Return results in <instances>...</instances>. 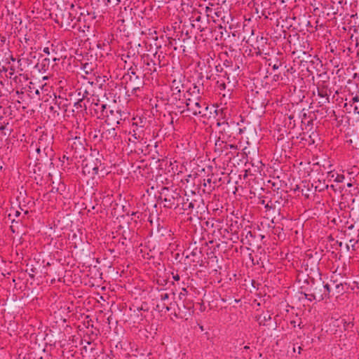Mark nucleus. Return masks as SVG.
Returning a JSON list of instances; mask_svg holds the SVG:
<instances>
[{
    "label": "nucleus",
    "mask_w": 359,
    "mask_h": 359,
    "mask_svg": "<svg viewBox=\"0 0 359 359\" xmlns=\"http://www.w3.org/2000/svg\"><path fill=\"white\" fill-rule=\"evenodd\" d=\"M163 203V206L167 208H177L182 201H184L176 189H170L168 187H163L160 192L158 197Z\"/></svg>",
    "instance_id": "obj_1"
},
{
    "label": "nucleus",
    "mask_w": 359,
    "mask_h": 359,
    "mask_svg": "<svg viewBox=\"0 0 359 359\" xmlns=\"http://www.w3.org/2000/svg\"><path fill=\"white\" fill-rule=\"evenodd\" d=\"M186 106L188 111H191L194 116H206L208 106L203 102L199 95L194 97H188L186 100Z\"/></svg>",
    "instance_id": "obj_2"
},
{
    "label": "nucleus",
    "mask_w": 359,
    "mask_h": 359,
    "mask_svg": "<svg viewBox=\"0 0 359 359\" xmlns=\"http://www.w3.org/2000/svg\"><path fill=\"white\" fill-rule=\"evenodd\" d=\"M27 211H25L22 214L20 211L11 208L8 214V221H6L5 222L7 223L10 221L11 223H23L25 222V218L27 217Z\"/></svg>",
    "instance_id": "obj_3"
},
{
    "label": "nucleus",
    "mask_w": 359,
    "mask_h": 359,
    "mask_svg": "<svg viewBox=\"0 0 359 359\" xmlns=\"http://www.w3.org/2000/svg\"><path fill=\"white\" fill-rule=\"evenodd\" d=\"M318 95L321 98L318 102L320 106L330 103L331 90L325 85L318 86L317 88Z\"/></svg>",
    "instance_id": "obj_4"
},
{
    "label": "nucleus",
    "mask_w": 359,
    "mask_h": 359,
    "mask_svg": "<svg viewBox=\"0 0 359 359\" xmlns=\"http://www.w3.org/2000/svg\"><path fill=\"white\" fill-rule=\"evenodd\" d=\"M48 139V137L47 135H43L39 137L38 142L35 144V149L38 154H40L42 150L46 155L48 152L52 151L51 148L48 145L46 144Z\"/></svg>",
    "instance_id": "obj_5"
},
{
    "label": "nucleus",
    "mask_w": 359,
    "mask_h": 359,
    "mask_svg": "<svg viewBox=\"0 0 359 359\" xmlns=\"http://www.w3.org/2000/svg\"><path fill=\"white\" fill-rule=\"evenodd\" d=\"M229 151L228 143L220 140H217L215 144V153L220 156L222 154L227 155Z\"/></svg>",
    "instance_id": "obj_6"
},
{
    "label": "nucleus",
    "mask_w": 359,
    "mask_h": 359,
    "mask_svg": "<svg viewBox=\"0 0 359 359\" xmlns=\"http://www.w3.org/2000/svg\"><path fill=\"white\" fill-rule=\"evenodd\" d=\"M238 226H222L218 230L219 233L226 239H233V231H236Z\"/></svg>",
    "instance_id": "obj_7"
},
{
    "label": "nucleus",
    "mask_w": 359,
    "mask_h": 359,
    "mask_svg": "<svg viewBox=\"0 0 359 359\" xmlns=\"http://www.w3.org/2000/svg\"><path fill=\"white\" fill-rule=\"evenodd\" d=\"M109 117H107V121L109 124L116 123L119 124L120 121L123 120L121 112L119 110H110Z\"/></svg>",
    "instance_id": "obj_8"
},
{
    "label": "nucleus",
    "mask_w": 359,
    "mask_h": 359,
    "mask_svg": "<svg viewBox=\"0 0 359 359\" xmlns=\"http://www.w3.org/2000/svg\"><path fill=\"white\" fill-rule=\"evenodd\" d=\"M116 137V132L115 128H111L103 130L101 134V140L112 142L113 140Z\"/></svg>",
    "instance_id": "obj_9"
},
{
    "label": "nucleus",
    "mask_w": 359,
    "mask_h": 359,
    "mask_svg": "<svg viewBox=\"0 0 359 359\" xmlns=\"http://www.w3.org/2000/svg\"><path fill=\"white\" fill-rule=\"evenodd\" d=\"M190 20L192 22V26L196 27L198 29L202 30L199 22L201 21V13L194 10L190 17Z\"/></svg>",
    "instance_id": "obj_10"
},
{
    "label": "nucleus",
    "mask_w": 359,
    "mask_h": 359,
    "mask_svg": "<svg viewBox=\"0 0 359 359\" xmlns=\"http://www.w3.org/2000/svg\"><path fill=\"white\" fill-rule=\"evenodd\" d=\"M61 26H69L71 22L73 21L74 17L68 11H61Z\"/></svg>",
    "instance_id": "obj_11"
},
{
    "label": "nucleus",
    "mask_w": 359,
    "mask_h": 359,
    "mask_svg": "<svg viewBox=\"0 0 359 359\" xmlns=\"http://www.w3.org/2000/svg\"><path fill=\"white\" fill-rule=\"evenodd\" d=\"M95 111L96 114H99V116L109 117L108 111L107 109V104L102 103H95Z\"/></svg>",
    "instance_id": "obj_12"
},
{
    "label": "nucleus",
    "mask_w": 359,
    "mask_h": 359,
    "mask_svg": "<svg viewBox=\"0 0 359 359\" xmlns=\"http://www.w3.org/2000/svg\"><path fill=\"white\" fill-rule=\"evenodd\" d=\"M68 147H71L72 149H74L76 153V149L82 148V144L80 142L79 138L76 137L74 140H68Z\"/></svg>",
    "instance_id": "obj_13"
},
{
    "label": "nucleus",
    "mask_w": 359,
    "mask_h": 359,
    "mask_svg": "<svg viewBox=\"0 0 359 359\" xmlns=\"http://www.w3.org/2000/svg\"><path fill=\"white\" fill-rule=\"evenodd\" d=\"M181 203H182V209L183 210H187V209H191L194 208V205L193 202L189 203H185L184 201H182Z\"/></svg>",
    "instance_id": "obj_14"
},
{
    "label": "nucleus",
    "mask_w": 359,
    "mask_h": 359,
    "mask_svg": "<svg viewBox=\"0 0 359 359\" xmlns=\"http://www.w3.org/2000/svg\"><path fill=\"white\" fill-rule=\"evenodd\" d=\"M6 130V124H1L0 126V132H1V133L4 135H10L11 130H9L8 133H6V132L5 131Z\"/></svg>",
    "instance_id": "obj_15"
},
{
    "label": "nucleus",
    "mask_w": 359,
    "mask_h": 359,
    "mask_svg": "<svg viewBox=\"0 0 359 359\" xmlns=\"http://www.w3.org/2000/svg\"><path fill=\"white\" fill-rule=\"evenodd\" d=\"M141 215V214H140V213H139V212H133V213L132 214L131 221L128 220V221L126 222L128 223V224H131L132 221H133L134 223H135V224H137V221L136 219H135V217H136V215Z\"/></svg>",
    "instance_id": "obj_16"
},
{
    "label": "nucleus",
    "mask_w": 359,
    "mask_h": 359,
    "mask_svg": "<svg viewBox=\"0 0 359 359\" xmlns=\"http://www.w3.org/2000/svg\"><path fill=\"white\" fill-rule=\"evenodd\" d=\"M265 208L267 210H270L271 209L274 210L275 209V207L273 206V204L272 203L271 201H269L266 203V204L265 205Z\"/></svg>",
    "instance_id": "obj_17"
},
{
    "label": "nucleus",
    "mask_w": 359,
    "mask_h": 359,
    "mask_svg": "<svg viewBox=\"0 0 359 359\" xmlns=\"http://www.w3.org/2000/svg\"><path fill=\"white\" fill-rule=\"evenodd\" d=\"M72 215L70 214H67L65 217H64V219H65V223H67V224H69V222L70 223H73L74 222L71 219H72Z\"/></svg>",
    "instance_id": "obj_18"
},
{
    "label": "nucleus",
    "mask_w": 359,
    "mask_h": 359,
    "mask_svg": "<svg viewBox=\"0 0 359 359\" xmlns=\"http://www.w3.org/2000/svg\"><path fill=\"white\" fill-rule=\"evenodd\" d=\"M81 90H82V88H79V94L81 95L82 93V100H83V99H85L86 97H87L89 93L88 92V90L86 89L83 90V93L81 92Z\"/></svg>",
    "instance_id": "obj_19"
},
{
    "label": "nucleus",
    "mask_w": 359,
    "mask_h": 359,
    "mask_svg": "<svg viewBox=\"0 0 359 359\" xmlns=\"http://www.w3.org/2000/svg\"><path fill=\"white\" fill-rule=\"evenodd\" d=\"M138 129H137L136 130H133V135L132 136L135 139V140H140L141 139V135L140 133H137V130Z\"/></svg>",
    "instance_id": "obj_20"
},
{
    "label": "nucleus",
    "mask_w": 359,
    "mask_h": 359,
    "mask_svg": "<svg viewBox=\"0 0 359 359\" xmlns=\"http://www.w3.org/2000/svg\"><path fill=\"white\" fill-rule=\"evenodd\" d=\"M189 90H191L192 91V93H196V94H199V87L197 86H194V87L192 88H190Z\"/></svg>",
    "instance_id": "obj_21"
},
{
    "label": "nucleus",
    "mask_w": 359,
    "mask_h": 359,
    "mask_svg": "<svg viewBox=\"0 0 359 359\" xmlns=\"http://www.w3.org/2000/svg\"><path fill=\"white\" fill-rule=\"evenodd\" d=\"M212 8H210L209 6H206L205 8V12L207 16H210L211 13H212Z\"/></svg>",
    "instance_id": "obj_22"
},
{
    "label": "nucleus",
    "mask_w": 359,
    "mask_h": 359,
    "mask_svg": "<svg viewBox=\"0 0 359 359\" xmlns=\"http://www.w3.org/2000/svg\"><path fill=\"white\" fill-rule=\"evenodd\" d=\"M351 102H352V104H355L359 102V97L358 95L354 96L352 99Z\"/></svg>",
    "instance_id": "obj_23"
},
{
    "label": "nucleus",
    "mask_w": 359,
    "mask_h": 359,
    "mask_svg": "<svg viewBox=\"0 0 359 359\" xmlns=\"http://www.w3.org/2000/svg\"><path fill=\"white\" fill-rule=\"evenodd\" d=\"M8 76H9V78H12L13 74H14V69L13 67H11L8 70Z\"/></svg>",
    "instance_id": "obj_24"
},
{
    "label": "nucleus",
    "mask_w": 359,
    "mask_h": 359,
    "mask_svg": "<svg viewBox=\"0 0 359 359\" xmlns=\"http://www.w3.org/2000/svg\"><path fill=\"white\" fill-rule=\"evenodd\" d=\"M81 102H82V99H80L79 100L78 102H76L74 104V106L78 109L79 107L81 108L82 107V105H81Z\"/></svg>",
    "instance_id": "obj_25"
},
{
    "label": "nucleus",
    "mask_w": 359,
    "mask_h": 359,
    "mask_svg": "<svg viewBox=\"0 0 359 359\" xmlns=\"http://www.w3.org/2000/svg\"><path fill=\"white\" fill-rule=\"evenodd\" d=\"M161 299L162 300H165V299H168V294L167 293L161 294Z\"/></svg>",
    "instance_id": "obj_26"
},
{
    "label": "nucleus",
    "mask_w": 359,
    "mask_h": 359,
    "mask_svg": "<svg viewBox=\"0 0 359 359\" xmlns=\"http://www.w3.org/2000/svg\"><path fill=\"white\" fill-rule=\"evenodd\" d=\"M211 179L210 178H208L207 180H204V183H203V186L205 187L207 186V184H210L211 183Z\"/></svg>",
    "instance_id": "obj_27"
},
{
    "label": "nucleus",
    "mask_w": 359,
    "mask_h": 359,
    "mask_svg": "<svg viewBox=\"0 0 359 359\" xmlns=\"http://www.w3.org/2000/svg\"><path fill=\"white\" fill-rule=\"evenodd\" d=\"M354 112L359 114V104H355L354 106Z\"/></svg>",
    "instance_id": "obj_28"
},
{
    "label": "nucleus",
    "mask_w": 359,
    "mask_h": 359,
    "mask_svg": "<svg viewBox=\"0 0 359 359\" xmlns=\"http://www.w3.org/2000/svg\"><path fill=\"white\" fill-rule=\"evenodd\" d=\"M140 88H141V83H140L137 86L133 87V91H136L137 90H140Z\"/></svg>",
    "instance_id": "obj_29"
},
{
    "label": "nucleus",
    "mask_w": 359,
    "mask_h": 359,
    "mask_svg": "<svg viewBox=\"0 0 359 359\" xmlns=\"http://www.w3.org/2000/svg\"><path fill=\"white\" fill-rule=\"evenodd\" d=\"M266 203H267V202L265 201V199H264V198H263V199H261V200H260V201H259V203H260V204H262V205H264L265 206V205L266 204Z\"/></svg>",
    "instance_id": "obj_30"
},
{
    "label": "nucleus",
    "mask_w": 359,
    "mask_h": 359,
    "mask_svg": "<svg viewBox=\"0 0 359 359\" xmlns=\"http://www.w3.org/2000/svg\"><path fill=\"white\" fill-rule=\"evenodd\" d=\"M43 52H44L45 53L48 54V55H49V54H50L49 48H48V47L44 48V49H43Z\"/></svg>",
    "instance_id": "obj_31"
},
{
    "label": "nucleus",
    "mask_w": 359,
    "mask_h": 359,
    "mask_svg": "<svg viewBox=\"0 0 359 359\" xmlns=\"http://www.w3.org/2000/svg\"><path fill=\"white\" fill-rule=\"evenodd\" d=\"M93 170L94 171L95 174H97L98 172V168L97 166H95L93 168Z\"/></svg>",
    "instance_id": "obj_32"
},
{
    "label": "nucleus",
    "mask_w": 359,
    "mask_h": 359,
    "mask_svg": "<svg viewBox=\"0 0 359 359\" xmlns=\"http://www.w3.org/2000/svg\"><path fill=\"white\" fill-rule=\"evenodd\" d=\"M228 146H229V149H236V147L235 145L228 144Z\"/></svg>",
    "instance_id": "obj_33"
},
{
    "label": "nucleus",
    "mask_w": 359,
    "mask_h": 359,
    "mask_svg": "<svg viewBox=\"0 0 359 359\" xmlns=\"http://www.w3.org/2000/svg\"><path fill=\"white\" fill-rule=\"evenodd\" d=\"M173 278L175 280H180V276L178 275L173 276Z\"/></svg>",
    "instance_id": "obj_34"
},
{
    "label": "nucleus",
    "mask_w": 359,
    "mask_h": 359,
    "mask_svg": "<svg viewBox=\"0 0 359 359\" xmlns=\"http://www.w3.org/2000/svg\"><path fill=\"white\" fill-rule=\"evenodd\" d=\"M175 82H176L175 81H174L172 82V88L173 90H174V89H175V86H176V84H175Z\"/></svg>",
    "instance_id": "obj_35"
},
{
    "label": "nucleus",
    "mask_w": 359,
    "mask_h": 359,
    "mask_svg": "<svg viewBox=\"0 0 359 359\" xmlns=\"http://www.w3.org/2000/svg\"><path fill=\"white\" fill-rule=\"evenodd\" d=\"M324 287L327 290V291H330V287H329V285H325L324 286Z\"/></svg>",
    "instance_id": "obj_36"
},
{
    "label": "nucleus",
    "mask_w": 359,
    "mask_h": 359,
    "mask_svg": "<svg viewBox=\"0 0 359 359\" xmlns=\"http://www.w3.org/2000/svg\"><path fill=\"white\" fill-rule=\"evenodd\" d=\"M174 90H177L178 93L180 92V89L179 88L178 86H176Z\"/></svg>",
    "instance_id": "obj_37"
},
{
    "label": "nucleus",
    "mask_w": 359,
    "mask_h": 359,
    "mask_svg": "<svg viewBox=\"0 0 359 359\" xmlns=\"http://www.w3.org/2000/svg\"><path fill=\"white\" fill-rule=\"evenodd\" d=\"M273 68L274 69H278V67L276 65H273Z\"/></svg>",
    "instance_id": "obj_38"
},
{
    "label": "nucleus",
    "mask_w": 359,
    "mask_h": 359,
    "mask_svg": "<svg viewBox=\"0 0 359 359\" xmlns=\"http://www.w3.org/2000/svg\"><path fill=\"white\" fill-rule=\"evenodd\" d=\"M219 13H220V12H215V14L217 17H219Z\"/></svg>",
    "instance_id": "obj_39"
},
{
    "label": "nucleus",
    "mask_w": 359,
    "mask_h": 359,
    "mask_svg": "<svg viewBox=\"0 0 359 359\" xmlns=\"http://www.w3.org/2000/svg\"><path fill=\"white\" fill-rule=\"evenodd\" d=\"M358 45H359V43H358V39H356L355 46L357 47V46H358Z\"/></svg>",
    "instance_id": "obj_40"
},
{
    "label": "nucleus",
    "mask_w": 359,
    "mask_h": 359,
    "mask_svg": "<svg viewBox=\"0 0 359 359\" xmlns=\"http://www.w3.org/2000/svg\"><path fill=\"white\" fill-rule=\"evenodd\" d=\"M353 227H354V226H353V225H351V226H348V229H352Z\"/></svg>",
    "instance_id": "obj_41"
},
{
    "label": "nucleus",
    "mask_w": 359,
    "mask_h": 359,
    "mask_svg": "<svg viewBox=\"0 0 359 359\" xmlns=\"http://www.w3.org/2000/svg\"><path fill=\"white\" fill-rule=\"evenodd\" d=\"M131 74H133V75H135V72H134V71H133V70H132V71H131Z\"/></svg>",
    "instance_id": "obj_42"
},
{
    "label": "nucleus",
    "mask_w": 359,
    "mask_h": 359,
    "mask_svg": "<svg viewBox=\"0 0 359 359\" xmlns=\"http://www.w3.org/2000/svg\"><path fill=\"white\" fill-rule=\"evenodd\" d=\"M249 348H250V347H249L248 346H245L244 347V348H245V349H248Z\"/></svg>",
    "instance_id": "obj_43"
},
{
    "label": "nucleus",
    "mask_w": 359,
    "mask_h": 359,
    "mask_svg": "<svg viewBox=\"0 0 359 359\" xmlns=\"http://www.w3.org/2000/svg\"><path fill=\"white\" fill-rule=\"evenodd\" d=\"M348 50L349 52H352L351 48H348Z\"/></svg>",
    "instance_id": "obj_44"
},
{
    "label": "nucleus",
    "mask_w": 359,
    "mask_h": 359,
    "mask_svg": "<svg viewBox=\"0 0 359 359\" xmlns=\"http://www.w3.org/2000/svg\"><path fill=\"white\" fill-rule=\"evenodd\" d=\"M11 227H13V226H11ZM11 229H12V231H13V232H15V230H14V229H13V228H11Z\"/></svg>",
    "instance_id": "obj_45"
},
{
    "label": "nucleus",
    "mask_w": 359,
    "mask_h": 359,
    "mask_svg": "<svg viewBox=\"0 0 359 359\" xmlns=\"http://www.w3.org/2000/svg\"><path fill=\"white\" fill-rule=\"evenodd\" d=\"M271 222H272V223H274V222H274V220H273V219H271Z\"/></svg>",
    "instance_id": "obj_46"
}]
</instances>
